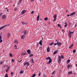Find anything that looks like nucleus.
<instances>
[{
  "instance_id": "nucleus-52",
  "label": "nucleus",
  "mask_w": 77,
  "mask_h": 77,
  "mask_svg": "<svg viewBox=\"0 0 77 77\" xmlns=\"http://www.w3.org/2000/svg\"><path fill=\"white\" fill-rule=\"evenodd\" d=\"M0 39H2V36L0 35Z\"/></svg>"
},
{
  "instance_id": "nucleus-43",
  "label": "nucleus",
  "mask_w": 77,
  "mask_h": 77,
  "mask_svg": "<svg viewBox=\"0 0 77 77\" xmlns=\"http://www.w3.org/2000/svg\"><path fill=\"white\" fill-rule=\"evenodd\" d=\"M2 63H3V62H1L0 63V65H2Z\"/></svg>"
},
{
  "instance_id": "nucleus-10",
  "label": "nucleus",
  "mask_w": 77,
  "mask_h": 77,
  "mask_svg": "<svg viewBox=\"0 0 77 77\" xmlns=\"http://www.w3.org/2000/svg\"><path fill=\"white\" fill-rule=\"evenodd\" d=\"M42 39L40 40L39 43L40 45H42Z\"/></svg>"
},
{
  "instance_id": "nucleus-29",
  "label": "nucleus",
  "mask_w": 77,
  "mask_h": 77,
  "mask_svg": "<svg viewBox=\"0 0 77 77\" xmlns=\"http://www.w3.org/2000/svg\"><path fill=\"white\" fill-rule=\"evenodd\" d=\"M9 70V68L7 69L6 70V72H8Z\"/></svg>"
},
{
  "instance_id": "nucleus-35",
  "label": "nucleus",
  "mask_w": 77,
  "mask_h": 77,
  "mask_svg": "<svg viewBox=\"0 0 77 77\" xmlns=\"http://www.w3.org/2000/svg\"><path fill=\"white\" fill-rule=\"evenodd\" d=\"M35 76H36V74H34L32 75L31 77H35Z\"/></svg>"
},
{
  "instance_id": "nucleus-14",
  "label": "nucleus",
  "mask_w": 77,
  "mask_h": 77,
  "mask_svg": "<svg viewBox=\"0 0 77 77\" xmlns=\"http://www.w3.org/2000/svg\"><path fill=\"white\" fill-rule=\"evenodd\" d=\"M64 24H65V25H64L65 27L66 28V27H67V26H68V24H67V23H65Z\"/></svg>"
},
{
  "instance_id": "nucleus-57",
  "label": "nucleus",
  "mask_w": 77,
  "mask_h": 77,
  "mask_svg": "<svg viewBox=\"0 0 77 77\" xmlns=\"http://www.w3.org/2000/svg\"><path fill=\"white\" fill-rule=\"evenodd\" d=\"M7 12H9V10L7 9Z\"/></svg>"
},
{
  "instance_id": "nucleus-34",
  "label": "nucleus",
  "mask_w": 77,
  "mask_h": 77,
  "mask_svg": "<svg viewBox=\"0 0 77 77\" xmlns=\"http://www.w3.org/2000/svg\"><path fill=\"white\" fill-rule=\"evenodd\" d=\"M23 71H22V70H21L20 71V74H23Z\"/></svg>"
},
{
  "instance_id": "nucleus-3",
  "label": "nucleus",
  "mask_w": 77,
  "mask_h": 77,
  "mask_svg": "<svg viewBox=\"0 0 77 77\" xmlns=\"http://www.w3.org/2000/svg\"><path fill=\"white\" fill-rule=\"evenodd\" d=\"M7 26L8 25H6L1 27V28H0V30H1V29H3V28H5V27H6V26Z\"/></svg>"
},
{
  "instance_id": "nucleus-60",
  "label": "nucleus",
  "mask_w": 77,
  "mask_h": 77,
  "mask_svg": "<svg viewBox=\"0 0 77 77\" xmlns=\"http://www.w3.org/2000/svg\"><path fill=\"white\" fill-rule=\"evenodd\" d=\"M69 15H70H70H67V17H69Z\"/></svg>"
},
{
  "instance_id": "nucleus-8",
  "label": "nucleus",
  "mask_w": 77,
  "mask_h": 77,
  "mask_svg": "<svg viewBox=\"0 0 77 77\" xmlns=\"http://www.w3.org/2000/svg\"><path fill=\"white\" fill-rule=\"evenodd\" d=\"M21 23H22V24H23V25L27 24V22L25 23L23 22H21Z\"/></svg>"
},
{
  "instance_id": "nucleus-16",
  "label": "nucleus",
  "mask_w": 77,
  "mask_h": 77,
  "mask_svg": "<svg viewBox=\"0 0 77 77\" xmlns=\"http://www.w3.org/2000/svg\"><path fill=\"white\" fill-rule=\"evenodd\" d=\"M23 34L25 35H26V30H25L23 32Z\"/></svg>"
},
{
  "instance_id": "nucleus-62",
  "label": "nucleus",
  "mask_w": 77,
  "mask_h": 77,
  "mask_svg": "<svg viewBox=\"0 0 77 77\" xmlns=\"http://www.w3.org/2000/svg\"><path fill=\"white\" fill-rule=\"evenodd\" d=\"M66 12H68V10H66Z\"/></svg>"
},
{
  "instance_id": "nucleus-63",
  "label": "nucleus",
  "mask_w": 77,
  "mask_h": 77,
  "mask_svg": "<svg viewBox=\"0 0 77 77\" xmlns=\"http://www.w3.org/2000/svg\"><path fill=\"white\" fill-rule=\"evenodd\" d=\"M5 9H7V10L8 9V8H6Z\"/></svg>"
},
{
  "instance_id": "nucleus-20",
  "label": "nucleus",
  "mask_w": 77,
  "mask_h": 77,
  "mask_svg": "<svg viewBox=\"0 0 77 77\" xmlns=\"http://www.w3.org/2000/svg\"><path fill=\"white\" fill-rule=\"evenodd\" d=\"M72 71H70V72H69L68 73V74L69 75L70 74H72Z\"/></svg>"
},
{
  "instance_id": "nucleus-58",
  "label": "nucleus",
  "mask_w": 77,
  "mask_h": 77,
  "mask_svg": "<svg viewBox=\"0 0 77 77\" xmlns=\"http://www.w3.org/2000/svg\"><path fill=\"white\" fill-rule=\"evenodd\" d=\"M14 47H17V45H15Z\"/></svg>"
},
{
  "instance_id": "nucleus-46",
  "label": "nucleus",
  "mask_w": 77,
  "mask_h": 77,
  "mask_svg": "<svg viewBox=\"0 0 77 77\" xmlns=\"http://www.w3.org/2000/svg\"><path fill=\"white\" fill-rule=\"evenodd\" d=\"M57 44V43H55L54 44V45H56Z\"/></svg>"
},
{
  "instance_id": "nucleus-11",
  "label": "nucleus",
  "mask_w": 77,
  "mask_h": 77,
  "mask_svg": "<svg viewBox=\"0 0 77 77\" xmlns=\"http://www.w3.org/2000/svg\"><path fill=\"white\" fill-rule=\"evenodd\" d=\"M58 52V50H57L56 51H55L54 52V54H56V53H57Z\"/></svg>"
},
{
  "instance_id": "nucleus-2",
  "label": "nucleus",
  "mask_w": 77,
  "mask_h": 77,
  "mask_svg": "<svg viewBox=\"0 0 77 77\" xmlns=\"http://www.w3.org/2000/svg\"><path fill=\"white\" fill-rule=\"evenodd\" d=\"M29 63L28 62H26V63H24V65H27V66H29Z\"/></svg>"
},
{
  "instance_id": "nucleus-24",
  "label": "nucleus",
  "mask_w": 77,
  "mask_h": 77,
  "mask_svg": "<svg viewBox=\"0 0 77 77\" xmlns=\"http://www.w3.org/2000/svg\"><path fill=\"white\" fill-rule=\"evenodd\" d=\"M31 63H34V62H33V59L32 58L31 60Z\"/></svg>"
},
{
  "instance_id": "nucleus-17",
  "label": "nucleus",
  "mask_w": 77,
  "mask_h": 77,
  "mask_svg": "<svg viewBox=\"0 0 77 77\" xmlns=\"http://www.w3.org/2000/svg\"><path fill=\"white\" fill-rule=\"evenodd\" d=\"M47 52H49L50 51V48L49 47H48L47 49Z\"/></svg>"
},
{
  "instance_id": "nucleus-28",
  "label": "nucleus",
  "mask_w": 77,
  "mask_h": 77,
  "mask_svg": "<svg viewBox=\"0 0 77 77\" xmlns=\"http://www.w3.org/2000/svg\"><path fill=\"white\" fill-rule=\"evenodd\" d=\"M70 60H68L67 61V63H69V62H70Z\"/></svg>"
},
{
  "instance_id": "nucleus-40",
  "label": "nucleus",
  "mask_w": 77,
  "mask_h": 77,
  "mask_svg": "<svg viewBox=\"0 0 77 77\" xmlns=\"http://www.w3.org/2000/svg\"><path fill=\"white\" fill-rule=\"evenodd\" d=\"M53 44V43H50L49 44L50 45H52Z\"/></svg>"
},
{
  "instance_id": "nucleus-53",
  "label": "nucleus",
  "mask_w": 77,
  "mask_h": 77,
  "mask_svg": "<svg viewBox=\"0 0 77 77\" xmlns=\"http://www.w3.org/2000/svg\"><path fill=\"white\" fill-rule=\"evenodd\" d=\"M14 10H15V11H17V8H15V9H14Z\"/></svg>"
},
{
  "instance_id": "nucleus-18",
  "label": "nucleus",
  "mask_w": 77,
  "mask_h": 77,
  "mask_svg": "<svg viewBox=\"0 0 77 77\" xmlns=\"http://www.w3.org/2000/svg\"><path fill=\"white\" fill-rule=\"evenodd\" d=\"M8 35L7 38H8L11 36V34L10 33H8Z\"/></svg>"
},
{
  "instance_id": "nucleus-59",
  "label": "nucleus",
  "mask_w": 77,
  "mask_h": 77,
  "mask_svg": "<svg viewBox=\"0 0 77 77\" xmlns=\"http://www.w3.org/2000/svg\"><path fill=\"white\" fill-rule=\"evenodd\" d=\"M22 1V0H20L19 2H21Z\"/></svg>"
},
{
  "instance_id": "nucleus-55",
  "label": "nucleus",
  "mask_w": 77,
  "mask_h": 77,
  "mask_svg": "<svg viewBox=\"0 0 77 77\" xmlns=\"http://www.w3.org/2000/svg\"><path fill=\"white\" fill-rule=\"evenodd\" d=\"M19 4H20V1H19L18 2V5H19Z\"/></svg>"
},
{
  "instance_id": "nucleus-48",
  "label": "nucleus",
  "mask_w": 77,
  "mask_h": 77,
  "mask_svg": "<svg viewBox=\"0 0 77 77\" xmlns=\"http://www.w3.org/2000/svg\"><path fill=\"white\" fill-rule=\"evenodd\" d=\"M2 13H1V14H0V17L2 15Z\"/></svg>"
},
{
  "instance_id": "nucleus-5",
  "label": "nucleus",
  "mask_w": 77,
  "mask_h": 77,
  "mask_svg": "<svg viewBox=\"0 0 77 77\" xmlns=\"http://www.w3.org/2000/svg\"><path fill=\"white\" fill-rule=\"evenodd\" d=\"M26 13V10H24L22 11L21 12L22 14H24Z\"/></svg>"
},
{
  "instance_id": "nucleus-19",
  "label": "nucleus",
  "mask_w": 77,
  "mask_h": 77,
  "mask_svg": "<svg viewBox=\"0 0 77 77\" xmlns=\"http://www.w3.org/2000/svg\"><path fill=\"white\" fill-rule=\"evenodd\" d=\"M50 57H47L46 58V60H50Z\"/></svg>"
},
{
  "instance_id": "nucleus-9",
  "label": "nucleus",
  "mask_w": 77,
  "mask_h": 77,
  "mask_svg": "<svg viewBox=\"0 0 77 77\" xmlns=\"http://www.w3.org/2000/svg\"><path fill=\"white\" fill-rule=\"evenodd\" d=\"M36 20L37 21H39V15H38Z\"/></svg>"
},
{
  "instance_id": "nucleus-37",
  "label": "nucleus",
  "mask_w": 77,
  "mask_h": 77,
  "mask_svg": "<svg viewBox=\"0 0 77 77\" xmlns=\"http://www.w3.org/2000/svg\"><path fill=\"white\" fill-rule=\"evenodd\" d=\"M44 20H45V21H46V20H48V17H45V18Z\"/></svg>"
},
{
  "instance_id": "nucleus-42",
  "label": "nucleus",
  "mask_w": 77,
  "mask_h": 77,
  "mask_svg": "<svg viewBox=\"0 0 77 77\" xmlns=\"http://www.w3.org/2000/svg\"><path fill=\"white\" fill-rule=\"evenodd\" d=\"M14 74V72H11V75H12Z\"/></svg>"
},
{
  "instance_id": "nucleus-30",
  "label": "nucleus",
  "mask_w": 77,
  "mask_h": 77,
  "mask_svg": "<svg viewBox=\"0 0 77 77\" xmlns=\"http://www.w3.org/2000/svg\"><path fill=\"white\" fill-rule=\"evenodd\" d=\"M14 42L15 44H18V42H17V40H16L14 41Z\"/></svg>"
},
{
  "instance_id": "nucleus-56",
  "label": "nucleus",
  "mask_w": 77,
  "mask_h": 77,
  "mask_svg": "<svg viewBox=\"0 0 77 77\" xmlns=\"http://www.w3.org/2000/svg\"><path fill=\"white\" fill-rule=\"evenodd\" d=\"M34 0H30L31 2H33V1H34Z\"/></svg>"
},
{
  "instance_id": "nucleus-50",
  "label": "nucleus",
  "mask_w": 77,
  "mask_h": 77,
  "mask_svg": "<svg viewBox=\"0 0 77 77\" xmlns=\"http://www.w3.org/2000/svg\"><path fill=\"white\" fill-rule=\"evenodd\" d=\"M56 42H57V43H58V42L57 41V39H56L55 40Z\"/></svg>"
},
{
  "instance_id": "nucleus-41",
  "label": "nucleus",
  "mask_w": 77,
  "mask_h": 77,
  "mask_svg": "<svg viewBox=\"0 0 77 77\" xmlns=\"http://www.w3.org/2000/svg\"><path fill=\"white\" fill-rule=\"evenodd\" d=\"M58 62L59 63H60V62H61V60H58Z\"/></svg>"
},
{
  "instance_id": "nucleus-12",
  "label": "nucleus",
  "mask_w": 77,
  "mask_h": 77,
  "mask_svg": "<svg viewBox=\"0 0 77 77\" xmlns=\"http://www.w3.org/2000/svg\"><path fill=\"white\" fill-rule=\"evenodd\" d=\"M73 45H74V44H72V45H70V47H69V48H70V49H71V48L73 46Z\"/></svg>"
},
{
  "instance_id": "nucleus-31",
  "label": "nucleus",
  "mask_w": 77,
  "mask_h": 77,
  "mask_svg": "<svg viewBox=\"0 0 77 77\" xmlns=\"http://www.w3.org/2000/svg\"><path fill=\"white\" fill-rule=\"evenodd\" d=\"M9 56L10 57H13V55H12V54H11V53H10V54H9Z\"/></svg>"
},
{
  "instance_id": "nucleus-36",
  "label": "nucleus",
  "mask_w": 77,
  "mask_h": 77,
  "mask_svg": "<svg viewBox=\"0 0 77 77\" xmlns=\"http://www.w3.org/2000/svg\"><path fill=\"white\" fill-rule=\"evenodd\" d=\"M75 51H76V50L74 49L73 51V53H75Z\"/></svg>"
},
{
  "instance_id": "nucleus-26",
  "label": "nucleus",
  "mask_w": 77,
  "mask_h": 77,
  "mask_svg": "<svg viewBox=\"0 0 77 77\" xmlns=\"http://www.w3.org/2000/svg\"><path fill=\"white\" fill-rule=\"evenodd\" d=\"M57 26H58V27H60V28H62V27L60 26V24H57Z\"/></svg>"
},
{
  "instance_id": "nucleus-1",
  "label": "nucleus",
  "mask_w": 77,
  "mask_h": 77,
  "mask_svg": "<svg viewBox=\"0 0 77 77\" xmlns=\"http://www.w3.org/2000/svg\"><path fill=\"white\" fill-rule=\"evenodd\" d=\"M6 15H3L2 16V20H5V18H6Z\"/></svg>"
},
{
  "instance_id": "nucleus-64",
  "label": "nucleus",
  "mask_w": 77,
  "mask_h": 77,
  "mask_svg": "<svg viewBox=\"0 0 77 77\" xmlns=\"http://www.w3.org/2000/svg\"><path fill=\"white\" fill-rule=\"evenodd\" d=\"M76 66H77V63L76 64Z\"/></svg>"
},
{
  "instance_id": "nucleus-21",
  "label": "nucleus",
  "mask_w": 77,
  "mask_h": 77,
  "mask_svg": "<svg viewBox=\"0 0 77 77\" xmlns=\"http://www.w3.org/2000/svg\"><path fill=\"white\" fill-rule=\"evenodd\" d=\"M69 36L70 38H71V34L69 32Z\"/></svg>"
},
{
  "instance_id": "nucleus-4",
  "label": "nucleus",
  "mask_w": 77,
  "mask_h": 77,
  "mask_svg": "<svg viewBox=\"0 0 77 77\" xmlns=\"http://www.w3.org/2000/svg\"><path fill=\"white\" fill-rule=\"evenodd\" d=\"M27 52L28 53V54H30V53H31V51H30V50H28L27 51Z\"/></svg>"
},
{
  "instance_id": "nucleus-7",
  "label": "nucleus",
  "mask_w": 77,
  "mask_h": 77,
  "mask_svg": "<svg viewBox=\"0 0 77 77\" xmlns=\"http://www.w3.org/2000/svg\"><path fill=\"white\" fill-rule=\"evenodd\" d=\"M75 14V12H73L70 14V16H72V15H74Z\"/></svg>"
},
{
  "instance_id": "nucleus-49",
  "label": "nucleus",
  "mask_w": 77,
  "mask_h": 77,
  "mask_svg": "<svg viewBox=\"0 0 77 77\" xmlns=\"http://www.w3.org/2000/svg\"><path fill=\"white\" fill-rule=\"evenodd\" d=\"M56 18H54V20L53 21H56Z\"/></svg>"
},
{
  "instance_id": "nucleus-45",
  "label": "nucleus",
  "mask_w": 77,
  "mask_h": 77,
  "mask_svg": "<svg viewBox=\"0 0 77 77\" xmlns=\"http://www.w3.org/2000/svg\"><path fill=\"white\" fill-rule=\"evenodd\" d=\"M34 13V11H32L31 13V14H33Z\"/></svg>"
},
{
  "instance_id": "nucleus-47",
  "label": "nucleus",
  "mask_w": 77,
  "mask_h": 77,
  "mask_svg": "<svg viewBox=\"0 0 77 77\" xmlns=\"http://www.w3.org/2000/svg\"><path fill=\"white\" fill-rule=\"evenodd\" d=\"M11 60L12 61V62H14V59H12Z\"/></svg>"
},
{
  "instance_id": "nucleus-33",
  "label": "nucleus",
  "mask_w": 77,
  "mask_h": 77,
  "mask_svg": "<svg viewBox=\"0 0 77 77\" xmlns=\"http://www.w3.org/2000/svg\"><path fill=\"white\" fill-rule=\"evenodd\" d=\"M69 33L71 34V33H72V34H73V33H74V32H71L70 31H69Z\"/></svg>"
},
{
  "instance_id": "nucleus-22",
  "label": "nucleus",
  "mask_w": 77,
  "mask_h": 77,
  "mask_svg": "<svg viewBox=\"0 0 77 77\" xmlns=\"http://www.w3.org/2000/svg\"><path fill=\"white\" fill-rule=\"evenodd\" d=\"M52 61V60H51V59H50L48 62L49 63H51V62Z\"/></svg>"
},
{
  "instance_id": "nucleus-51",
  "label": "nucleus",
  "mask_w": 77,
  "mask_h": 77,
  "mask_svg": "<svg viewBox=\"0 0 77 77\" xmlns=\"http://www.w3.org/2000/svg\"><path fill=\"white\" fill-rule=\"evenodd\" d=\"M54 73H55V72H52V75H53V74H54Z\"/></svg>"
},
{
  "instance_id": "nucleus-38",
  "label": "nucleus",
  "mask_w": 77,
  "mask_h": 77,
  "mask_svg": "<svg viewBox=\"0 0 77 77\" xmlns=\"http://www.w3.org/2000/svg\"><path fill=\"white\" fill-rule=\"evenodd\" d=\"M58 60H61V58L60 57V56L59 55Z\"/></svg>"
},
{
  "instance_id": "nucleus-6",
  "label": "nucleus",
  "mask_w": 77,
  "mask_h": 77,
  "mask_svg": "<svg viewBox=\"0 0 77 77\" xmlns=\"http://www.w3.org/2000/svg\"><path fill=\"white\" fill-rule=\"evenodd\" d=\"M72 67V65L70 64L69 65H68L67 66L68 68L69 69V68H71Z\"/></svg>"
},
{
  "instance_id": "nucleus-27",
  "label": "nucleus",
  "mask_w": 77,
  "mask_h": 77,
  "mask_svg": "<svg viewBox=\"0 0 77 77\" xmlns=\"http://www.w3.org/2000/svg\"><path fill=\"white\" fill-rule=\"evenodd\" d=\"M57 45H62V43H60H60H57Z\"/></svg>"
},
{
  "instance_id": "nucleus-13",
  "label": "nucleus",
  "mask_w": 77,
  "mask_h": 77,
  "mask_svg": "<svg viewBox=\"0 0 77 77\" xmlns=\"http://www.w3.org/2000/svg\"><path fill=\"white\" fill-rule=\"evenodd\" d=\"M24 38H25V36L22 35L21 36V39H24Z\"/></svg>"
},
{
  "instance_id": "nucleus-54",
  "label": "nucleus",
  "mask_w": 77,
  "mask_h": 77,
  "mask_svg": "<svg viewBox=\"0 0 77 77\" xmlns=\"http://www.w3.org/2000/svg\"><path fill=\"white\" fill-rule=\"evenodd\" d=\"M41 72L39 73V74H38V75L39 76H40V75H41Z\"/></svg>"
},
{
  "instance_id": "nucleus-44",
  "label": "nucleus",
  "mask_w": 77,
  "mask_h": 77,
  "mask_svg": "<svg viewBox=\"0 0 77 77\" xmlns=\"http://www.w3.org/2000/svg\"><path fill=\"white\" fill-rule=\"evenodd\" d=\"M2 41H3V40L2 39H0V42H2Z\"/></svg>"
},
{
  "instance_id": "nucleus-61",
  "label": "nucleus",
  "mask_w": 77,
  "mask_h": 77,
  "mask_svg": "<svg viewBox=\"0 0 77 77\" xmlns=\"http://www.w3.org/2000/svg\"><path fill=\"white\" fill-rule=\"evenodd\" d=\"M43 77H45V75H43Z\"/></svg>"
},
{
  "instance_id": "nucleus-25",
  "label": "nucleus",
  "mask_w": 77,
  "mask_h": 77,
  "mask_svg": "<svg viewBox=\"0 0 77 77\" xmlns=\"http://www.w3.org/2000/svg\"><path fill=\"white\" fill-rule=\"evenodd\" d=\"M54 18H56V17H57V15H56V14H55L54 15Z\"/></svg>"
},
{
  "instance_id": "nucleus-23",
  "label": "nucleus",
  "mask_w": 77,
  "mask_h": 77,
  "mask_svg": "<svg viewBox=\"0 0 77 77\" xmlns=\"http://www.w3.org/2000/svg\"><path fill=\"white\" fill-rule=\"evenodd\" d=\"M60 57L61 58V59H63V58H64V57L63 56V55H62Z\"/></svg>"
},
{
  "instance_id": "nucleus-15",
  "label": "nucleus",
  "mask_w": 77,
  "mask_h": 77,
  "mask_svg": "<svg viewBox=\"0 0 77 77\" xmlns=\"http://www.w3.org/2000/svg\"><path fill=\"white\" fill-rule=\"evenodd\" d=\"M26 54H27V53H22L21 54V55L22 56H24V55H26Z\"/></svg>"
},
{
  "instance_id": "nucleus-39",
  "label": "nucleus",
  "mask_w": 77,
  "mask_h": 77,
  "mask_svg": "<svg viewBox=\"0 0 77 77\" xmlns=\"http://www.w3.org/2000/svg\"><path fill=\"white\" fill-rule=\"evenodd\" d=\"M5 77H8V74H6L5 75Z\"/></svg>"
},
{
  "instance_id": "nucleus-32",
  "label": "nucleus",
  "mask_w": 77,
  "mask_h": 77,
  "mask_svg": "<svg viewBox=\"0 0 77 77\" xmlns=\"http://www.w3.org/2000/svg\"><path fill=\"white\" fill-rule=\"evenodd\" d=\"M33 56V54H31L29 55V56L30 57H32V56Z\"/></svg>"
}]
</instances>
